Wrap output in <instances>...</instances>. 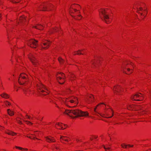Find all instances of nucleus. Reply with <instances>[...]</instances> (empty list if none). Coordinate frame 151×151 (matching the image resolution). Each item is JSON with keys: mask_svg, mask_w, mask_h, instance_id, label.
<instances>
[{"mask_svg": "<svg viewBox=\"0 0 151 151\" xmlns=\"http://www.w3.org/2000/svg\"><path fill=\"white\" fill-rule=\"evenodd\" d=\"M132 72V71H131V72L130 73H131Z\"/></svg>", "mask_w": 151, "mask_h": 151, "instance_id": "obj_54", "label": "nucleus"}, {"mask_svg": "<svg viewBox=\"0 0 151 151\" xmlns=\"http://www.w3.org/2000/svg\"><path fill=\"white\" fill-rule=\"evenodd\" d=\"M50 42L49 41H47L46 42H44L43 43V44L45 47H43L42 46V49H45L48 48V47L49 46V45L50 44Z\"/></svg>", "mask_w": 151, "mask_h": 151, "instance_id": "obj_11", "label": "nucleus"}, {"mask_svg": "<svg viewBox=\"0 0 151 151\" xmlns=\"http://www.w3.org/2000/svg\"><path fill=\"white\" fill-rule=\"evenodd\" d=\"M81 51H84V50H79L78 51L75 52V53L74 54V55H76V54L77 55H83V54L81 52Z\"/></svg>", "mask_w": 151, "mask_h": 151, "instance_id": "obj_19", "label": "nucleus"}, {"mask_svg": "<svg viewBox=\"0 0 151 151\" xmlns=\"http://www.w3.org/2000/svg\"><path fill=\"white\" fill-rule=\"evenodd\" d=\"M57 124L60 127H61V129H64V128H63V126H62V124H60L59 123H58L56 124Z\"/></svg>", "mask_w": 151, "mask_h": 151, "instance_id": "obj_26", "label": "nucleus"}, {"mask_svg": "<svg viewBox=\"0 0 151 151\" xmlns=\"http://www.w3.org/2000/svg\"><path fill=\"white\" fill-rule=\"evenodd\" d=\"M74 75H72L71 76V77L72 78H74Z\"/></svg>", "mask_w": 151, "mask_h": 151, "instance_id": "obj_42", "label": "nucleus"}, {"mask_svg": "<svg viewBox=\"0 0 151 151\" xmlns=\"http://www.w3.org/2000/svg\"><path fill=\"white\" fill-rule=\"evenodd\" d=\"M43 95H46V94H43Z\"/></svg>", "mask_w": 151, "mask_h": 151, "instance_id": "obj_55", "label": "nucleus"}, {"mask_svg": "<svg viewBox=\"0 0 151 151\" xmlns=\"http://www.w3.org/2000/svg\"><path fill=\"white\" fill-rule=\"evenodd\" d=\"M138 13H139V14H140V15H142H142H143V13H140V12H138Z\"/></svg>", "mask_w": 151, "mask_h": 151, "instance_id": "obj_41", "label": "nucleus"}, {"mask_svg": "<svg viewBox=\"0 0 151 151\" xmlns=\"http://www.w3.org/2000/svg\"><path fill=\"white\" fill-rule=\"evenodd\" d=\"M38 87L39 89L41 90V91L42 92H45V91H44L43 89H42V88H44L47 91V89L46 88L44 85L42 84L38 85Z\"/></svg>", "mask_w": 151, "mask_h": 151, "instance_id": "obj_13", "label": "nucleus"}, {"mask_svg": "<svg viewBox=\"0 0 151 151\" xmlns=\"http://www.w3.org/2000/svg\"><path fill=\"white\" fill-rule=\"evenodd\" d=\"M50 4L49 3H46L42 4L41 6V8L44 9L48 8L50 6Z\"/></svg>", "mask_w": 151, "mask_h": 151, "instance_id": "obj_10", "label": "nucleus"}, {"mask_svg": "<svg viewBox=\"0 0 151 151\" xmlns=\"http://www.w3.org/2000/svg\"><path fill=\"white\" fill-rule=\"evenodd\" d=\"M6 133L8 134L9 135H11L12 136H13L15 134H16V133L14 132L11 131H9V132H6Z\"/></svg>", "mask_w": 151, "mask_h": 151, "instance_id": "obj_20", "label": "nucleus"}, {"mask_svg": "<svg viewBox=\"0 0 151 151\" xmlns=\"http://www.w3.org/2000/svg\"><path fill=\"white\" fill-rule=\"evenodd\" d=\"M144 17H146V16L145 15H143Z\"/></svg>", "mask_w": 151, "mask_h": 151, "instance_id": "obj_52", "label": "nucleus"}, {"mask_svg": "<svg viewBox=\"0 0 151 151\" xmlns=\"http://www.w3.org/2000/svg\"><path fill=\"white\" fill-rule=\"evenodd\" d=\"M38 41L34 39H32L29 40L28 41V44L31 47L36 48L37 46V43Z\"/></svg>", "mask_w": 151, "mask_h": 151, "instance_id": "obj_5", "label": "nucleus"}, {"mask_svg": "<svg viewBox=\"0 0 151 151\" xmlns=\"http://www.w3.org/2000/svg\"><path fill=\"white\" fill-rule=\"evenodd\" d=\"M63 112V113L73 118L80 116H86L88 115V113L87 112L82 111L78 109H66Z\"/></svg>", "mask_w": 151, "mask_h": 151, "instance_id": "obj_1", "label": "nucleus"}, {"mask_svg": "<svg viewBox=\"0 0 151 151\" xmlns=\"http://www.w3.org/2000/svg\"><path fill=\"white\" fill-rule=\"evenodd\" d=\"M27 137H28V138H29L31 139H37V138H36L35 137H33V138H32V137H31L30 136H27Z\"/></svg>", "mask_w": 151, "mask_h": 151, "instance_id": "obj_32", "label": "nucleus"}, {"mask_svg": "<svg viewBox=\"0 0 151 151\" xmlns=\"http://www.w3.org/2000/svg\"><path fill=\"white\" fill-rule=\"evenodd\" d=\"M106 115L107 116H109V114L107 113H106Z\"/></svg>", "mask_w": 151, "mask_h": 151, "instance_id": "obj_48", "label": "nucleus"}, {"mask_svg": "<svg viewBox=\"0 0 151 151\" xmlns=\"http://www.w3.org/2000/svg\"><path fill=\"white\" fill-rule=\"evenodd\" d=\"M15 147L17 149H20V150H22L23 149H24L23 148H22V147H17V146H15Z\"/></svg>", "mask_w": 151, "mask_h": 151, "instance_id": "obj_30", "label": "nucleus"}, {"mask_svg": "<svg viewBox=\"0 0 151 151\" xmlns=\"http://www.w3.org/2000/svg\"><path fill=\"white\" fill-rule=\"evenodd\" d=\"M8 114L10 116H12L14 114V112L9 109L7 110Z\"/></svg>", "mask_w": 151, "mask_h": 151, "instance_id": "obj_18", "label": "nucleus"}, {"mask_svg": "<svg viewBox=\"0 0 151 151\" xmlns=\"http://www.w3.org/2000/svg\"><path fill=\"white\" fill-rule=\"evenodd\" d=\"M127 70L128 72H130L131 70L129 68H128L127 69Z\"/></svg>", "mask_w": 151, "mask_h": 151, "instance_id": "obj_38", "label": "nucleus"}, {"mask_svg": "<svg viewBox=\"0 0 151 151\" xmlns=\"http://www.w3.org/2000/svg\"><path fill=\"white\" fill-rule=\"evenodd\" d=\"M73 10H74V11L75 12H76L77 11H78V12H79V13H80V11H78V10H76V9H73Z\"/></svg>", "mask_w": 151, "mask_h": 151, "instance_id": "obj_34", "label": "nucleus"}, {"mask_svg": "<svg viewBox=\"0 0 151 151\" xmlns=\"http://www.w3.org/2000/svg\"><path fill=\"white\" fill-rule=\"evenodd\" d=\"M24 150H25L24 151H27V149H24Z\"/></svg>", "mask_w": 151, "mask_h": 151, "instance_id": "obj_47", "label": "nucleus"}, {"mask_svg": "<svg viewBox=\"0 0 151 151\" xmlns=\"http://www.w3.org/2000/svg\"><path fill=\"white\" fill-rule=\"evenodd\" d=\"M29 58L32 63L34 65H35L36 62L35 57L34 55H33L31 54L29 56Z\"/></svg>", "mask_w": 151, "mask_h": 151, "instance_id": "obj_9", "label": "nucleus"}, {"mask_svg": "<svg viewBox=\"0 0 151 151\" xmlns=\"http://www.w3.org/2000/svg\"><path fill=\"white\" fill-rule=\"evenodd\" d=\"M5 102V104L6 105H11V104L9 102H8L7 101H6Z\"/></svg>", "mask_w": 151, "mask_h": 151, "instance_id": "obj_29", "label": "nucleus"}, {"mask_svg": "<svg viewBox=\"0 0 151 151\" xmlns=\"http://www.w3.org/2000/svg\"><path fill=\"white\" fill-rule=\"evenodd\" d=\"M54 30H55V31H56V32H57V29H54Z\"/></svg>", "mask_w": 151, "mask_h": 151, "instance_id": "obj_45", "label": "nucleus"}, {"mask_svg": "<svg viewBox=\"0 0 151 151\" xmlns=\"http://www.w3.org/2000/svg\"><path fill=\"white\" fill-rule=\"evenodd\" d=\"M120 88L121 87L119 86H115L114 87L113 90L114 91V93H118L120 91Z\"/></svg>", "mask_w": 151, "mask_h": 151, "instance_id": "obj_14", "label": "nucleus"}, {"mask_svg": "<svg viewBox=\"0 0 151 151\" xmlns=\"http://www.w3.org/2000/svg\"><path fill=\"white\" fill-rule=\"evenodd\" d=\"M58 60L61 64L63 63L64 61V60L60 57L59 58Z\"/></svg>", "mask_w": 151, "mask_h": 151, "instance_id": "obj_24", "label": "nucleus"}, {"mask_svg": "<svg viewBox=\"0 0 151 151\" xmlns=\"http://www.w3.org/2000/svg\"><path fill=\"white\" fill-rule=\"evenodd\" d=\"M26 116L29 119H30V117L29 116H28V115H26Z\"/></svg>", "mask_w": 151, "mask_h": 151, "instance_id": "obj_36", "label": "nucleus"}, {"mask_svg": "<svg viewBox=\"0 0 151 151\" xmlns=\"http://www.w3.org/2000/svg\"><path fill=\"white\" fill-rule=\"evenodd\" d=\"M112 111H113L112 110ZM113 116V112H112V116H109L108 117H106V118H111Z\"/></svg>", "mask_w": 151, "mask_h": 151, "instance_id": "obj_33", "label": "nucleus"}, {"mask_svg": "<svg viewBox=\"0 0 151 151\" xmlns=\"http://www.w3.org/2000/svg\"><path fill=\"white\" fill-rule=\"evenodd\" d=\"M104 148L105 149L106 151H111V150L110 148V147H105V146H104Z\"/></svg>", "mask_w": 151, "mask_h": 151, "instance_id": "obj_25", "label": "nucleus"}, {"mask_svg": "<svg viewBox=\"0 0 151 151\" xmlns=\"http://www.w3.org/2000/svg\"><path fill=\"white\" fill-rule=\"evenodd\" d=\"M139 94L142 95V94L140 93L136 94L131 97L132 99L133 100L137 101H141L143 100L144 98L143 96H140Z\"/></svg>", "mask_w": 151, "mask_h": 151, "instance_id": "obj_6", "label": "nucleus"}, {"mask_svg": "<svg viewBox=\"0 0 151 151\" xmlns=\"http://www.w3.org/2000/svg\"><path fill=\"white\" fill-rule=\"evenodd\" d=\"M46 93H47V94H48L49 93H48L47 92H46Z\"/></svg>", "mask_w": 151, "mask_h": 151, "instance_id": "obj_53", "label": "nucleus"}, {"mask_svg": "<svg viewBox=\"0 0 151 151\" xmlns=\"http://www.w3.org/2000/svg\"><path fill=\"white\" fill-rule=\"evenodd\" d=\"M36 133H37L36 132H35V134H34V135H36Z\"/></svg>", "mask_w": 151, "mask_h": 151, "instance_id": "obj_44", "label": "nucleus"}, {"mask_svg": "<svg viewBox=\"0 0 151 151\" xmlns=\"http://www.w3.org/2000/svg\"><path fill=\"white\" fill-rule=\"evenodd\" d=\"M45 138L46 141L49 142H55V139L53 137L50 136L46 137Z\"/></svg>", "mask_w": 151, "mask_h": 151, "instance_id": "obj_8", "label": "nucleus"}, {"mask_svg": "<svg viewBox=\"0 0 151 151\" xmlns=\"http://www.w3.org/2000/svg\"><path fill=\"white\" fill-rule=\"evenodd\" d=\"M78 17H81V18L82 17H81V15H78Z\"/></svg>", "mask_w": 151, "mask_h": 151, "instance_id": "obj_46", "label": "nucleus"}, {"mask_svg": "<svg viewBox=\"0 0 151 151\" xmlns=\"http://www.w3.org/2000/svg\"><path fill=\"white\" fill-rule=\"evenodd\" d=\"M94 99L93 95H91L88 96V97L86 99V102L88 103L89 104L91 101H92V99Z\"/></svg>", "mask_w": 151, "mask_h": 151, "instance_id": "obj_12", "label": "nucleus"}, {"mask_svg": "<svg viewBox=\"0 0 151 151\" xmlns=\"http://www.w3.org/2000/svg\"><path fill=\"white\" fill-rule=\"evenodd\" d=\"M59 74L61 75V76L62 77V78L61 76H59L58 75V74H57L56 75L57 79V81H58V82H59V83H60V84H63L65 82L64 81L62 83H61L59 81V79L61 80L62 79L63 80H64L65 78V75H64V74H63V73H59Z\"/></svg>", "mask_w": 151, "mask_h": 151, "instance_id": "obj_7", "label": "nucleus"}, {"mask_svg": "<svg viewBox=\"0 0 151 151\" xmlns=\"http://www.w3.org/2000/svg\"><path fill=\"white\" fill-rule=\"evenodd\" d=\"M1 14H0V18L1 17Z\"/></svg>", "mask_w": 151, "mask_h": 151, "instance_id": "obj_50", "label": "nucleus"}, {"mask_svg": "<svg viewBox=\"0 0 151 151\" xmlns=\"http://www.w3.org/2000/svg\"><path fill=\"white\" fill-rule=\"evenodd\" d=\"M70 103H74L76 104V105H74L73 107L75 106L78 103V99L77 98L74 97L73 98H72L70 99H66L65 104L67 106H68V104Z\"/></svg>", "mask_w": 151, "mask_h": 151, "instance_id": "obj_4", "label": "nucleus"}, {"mask_svg": "<svg viewBox=\"0 0 151 151\" xmlns=\"http://www.w3.org/2000/svg\"><path fill=\"white\" fill-rule=\"evenodd\" d=\"M96 108H97V107H96L95 108V109H94V111L95 112H96Z\"/></svg>", "mask_w": 151, "mask_h": 151, "instance_id": "obj_40", "label": "nucleus"}, {"mask_svg": "<svg viewBox=\"0 0 151 151\" xmlns=\"http://www.w3.org/2000/svg\"><path fill=\"white\" fill-rule=\"evenodd\" d=\"M24 122H25L27 124H30L31 125H32V123L31 122H30L29 121H24Z\"/></svg>", "mask_w": 151, "mask_h": 151, "instance_id": "obj_28", "label": "nucleus"}, {"mask_svg": "<svg viewBox=\"0 0 151 151\" xmlns=\"http://www.w3.org/2000/svg\"><path fill=\"white\" fill-rule=\"evenodd\" d=\"M99 12L100 13V17L101 19L104 21L106 23L108 24L111 22L109 20V15L106 14V12L104 9H101Z\"/></svg>", "mask_w": 151, "mask_h": 151, "instance_id": "obj_2", "label": "nucleus"}, {"mask_svg": "<svg viewBox=\"0 0 151 151\" xmlns=\"http://www.w3.org/2000/svg\"><path fill=\"white\" fill-rule=\"evenodd\" d=\"M2 98L7 99L9 98V96L6 93H4L0 95Z\"/></svg>", "mask_w": 151, "mask_h": 151, "instance_id": "obj_17", "label": "nucleus"}, {"mask_svg": "<svg viewBox=\"0 0 151 151\" xmlns=\"http://www.w3.org/2000/svg\"><path fill=\"white\" fill-rule=\"evenodd\" d=\"M104 104L103 103H100L97 106H99V105H100V104Z\"/></svg>", "mask_w": 151, "mask_h": 151, "instance_id": "obj_43", "label": "nucleus"}, {"mask_svg": "<svg viewBox=\"0 0 151 151\" xmlns=\"http://www.w3.org/2000/svg\"><path fill=\"white\" fill-rule=\"evenodd\" d=\"M43 26L40 24H38L36 26H34L33 27L39 30H42L43 29Z\"/></svg>", "mask_w": 151, "mask_h": 151, "instance_id": "obj_15", "label": "nucleus"}, {"mask_svg": "<svg viewBox=\"0 0 151 151\" xmlns=\"http://www.w3.org/2000/svg\"><path fill=\"white\" fill-rule=\"evenodd\" d=\"M123 72L124 73H126L127 74H129V73H126V72L124 70L123 71Z\"/></svg>", "mask_w": 151, "mask_h": 151, "instance_id": "obj_39", "label": "nucleus"}, {"mask_svg": "<svg viewBox=\"0 0 151 151\" xmlns=\"http://www.w3.org/2000/svg\"><path fill=\"white\" fill-rule=\"evenodd\" d=\"M143 10V9H142V7H140V8H139V10H141H141Z\"/></svg>", "mask_w": 151, "mask_h": 151, "instance_id": "obj_37", "label": "nucleus"}, {"mask_svg": "<svg viewBox=\"0 0 151 151\" xmlns=\"http://www.w3.org/2000/svg\"><path fill=\"white\" fill-rule=\"evenodd\" d=\"M97 137H95V138L96 139Z\"/></svg>", "mask_w": 151, "mask_h": 151, "instance_id": "obj_49", "label": "nucleus"}, {"mask_svg": "<svg viewBox=\"0 0 151 151\" xmlns=\"http://www.w3.org/2000/svg\"><path fill=\"white\" fill-rule=\"evenodd\" d=\"M68 137L66 136H61V141L63 142V141L64 140L66 142H68V139H67Z\"/></svg>", "mask_w": 151, "mask_h": 151, "instance_id": "obj_16", "label": "nucleus"}, {"mask_svg": "<svg viewBox=\"0 0 151 151\" xmlns=\"http://www.w3.org/2000/svg\"><path fill=\"white\" fill-rule=\"evenodd\" d=\"M134 106L133 105H129L127 107V109L130 110H133L134 109Z\"/></svg>", "mask_w": 151, "mask_h": 151, "instance_id": "obj_23", "label": "nucleus"}, {"mask_svg": "<svg viewBox=\"0 0 151 151\" xmlns=\"http://www.w3.org/2000/svg\"><path fill=\"white\" fill-rule=\"evenodd\" d=\"M42 11H45V9H43L42 10Z\"/></svg>", "mask_w": 151, "mask_h": 151, "instance_id": "obj_51", "label": "nucleus"}, {"mask_svg": "<svg viewBox=\"0 0 151 151\" xmlns=\"http://www.w3.org/2000/svg\"><path fill=\"white\" fill-rule=\"evenodd\" d=\"M11 2L13 3H18L19 2V0H9Z\"/></svg>", "mask_w": 151, "mask_h": 151, "instance_id": "obj_27", "label": "nucleus"}, {"mask_svg": "<svg viewBox=\"0 0 151 151\" xmlns=\"http://www.w3.org/2000/svg\"><path fill=\"white\" fill-rule=\"evenodd\" d=\"M18 123L19 124H22V123L21 122V121H19V120L18 121Z\"/></svg>", "mask_w": 151, "mask_h": 151, "instance_id": "obj_35", "label": "nucleus"}, {"mask_svg": "<svg viewBox=\"0 0 151 151\" xmlns=\"http://www.w3.org/2000/svg\"><path fill=\"white\" fill-rule=\"evenodd\" d=\"M28 77L27 75L24 73H21L19 78L18 82L22 85H24L28 81Z\"/></svg>", "mask_w": 151, "mask_h": 151, "instance_id": "obj_3", "label": "nucleus"}, {"mask_svg": "<svg viewBox=\"0 0 151 151\" xmlns=\"http://www.w3.org/2000/svg\"><path fill=\"white\" fill-rule=\"evenodd\" d=\"M25 19L24 16H21L19 18V21L20 22H24Z\"/></svg>", "mask_w": 151, "mask_h": 151, "instance_id": "obj_21", "label": "nucleus"}, {"mask_svg": "<svg viewBox=\"0 0 151 151\" xmlns=\"http://www.w3.org/2000/svg\"><path fill=\"white\" fill-rule=\"evenodd\" d=\"M23 91L24 92V93H26V92L27 91V90L26 89L24 88L23 89Z\"/></svg>", "mask_w": 151, "mask_h": 151, "instance_id": "obj_31", "label": "nucleus"}, {"mask_svg": "<svg viewBox=\"0 0 151 151\" xmlns=\"http://www.w3.org/2000/svg\"><path fill=\"white\" fill-rule=\"evenodd\" d=\"M121 146L123 147V148H127V146H129V147H133V145H131V146H130V145H125L124 144H122L121 145Z\"/></svg>", "mask_w": 151, "mask_h": 151, "instance_id": "obj_22", "label": "nucleus"}]
</instances>
